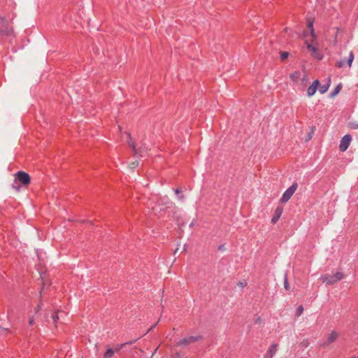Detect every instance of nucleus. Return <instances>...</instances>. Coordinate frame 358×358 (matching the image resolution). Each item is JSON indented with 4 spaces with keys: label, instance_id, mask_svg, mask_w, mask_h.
<instances>
[{
    "label": "nucleus",
    "instance_id": "nucleus-1",
    "mask_svg": "<svg viewBox=\"0 0 358 358\" xmlns=\"http://www.w3.org/2000/svg\"><path fill=\"white\" fill-rule=\"evenodd\" d=\"M345 275L343 273L337 271L334 274H324L320 276V280L322 282L327 285H334L344 278Z\"/></svg>",
    "mask_w": 358,
    "mask_h": 358
},
{
    "label": "nucleus",
    "instance_id": "nucleus-2",
    "mask_svg": "<svg viewBox=\"0 0 358 358\" xmlns=\"http://www.w3.org/2000/svg\"><path fill=\"white\" fill-rule=\"evenodd\" d=\"M200 339H201V336H190L178 341L176 345L185 348L191 343L199 341Z\"/></svg>",
    "mask_w": 358,
    "mask_h": 358
},
{
    "label": "nucleus",
    "instance_id": "nucleus-3",
    "mask_svg": "<svg viewBox=\"0 0 358 358\" xmlns=\"http://www.w3.org/2000/svg\"><path fill=\"white\" fill-rule=\"evenodd\" d=\"M298 187L297 183H293L292 186H290L283 194L282 196L280 199V202L286 203L289 199L292 196L295 191L296 190Z\"/></svg>",
    "mask_w": 358,
    "mask_h": 358
},
{
    "label": "nucleus",
    "instance_id": "nucleus-4",
    "mask_svg": "<svg viewBox=\"0 0 358 358\" xmlns=\"http://www.w3.org/2000/svg\"><path fill=\"white\" fill-rule=\"evenodd\" d=\"M15 179L19 180L23 185L27 186L30 183V176L24 171H18L15 175Z\"/></svg>",
    "mask_w": 358,
    "mask_h": 358
},
{
    "label": "nucleus",
    "instance_id": "nucleus-5",
    "mask_svg": "<svg viewBox=\"0 0 358 358\" xmlns=\"http://www.w3.org/2000/svg\"><path fill=\"white\" fill-rule=\"evenodd\" d=\"M129 135V141H128V144L131 148L134 155L136 157H143V152L145 150V146L143 145V146L141 147L139 149H137L135 145L134 141L132 140V138L130 137V135Z\"/></svg>",
    "mask_w": 358,
    "mask_h": 358
},
{
    "label": "nucleus",
    "instance_id": "nucleus-6",
    "mask_svg": "<svg viewBox=\"0 0 358 358\" xmlns=\"http://www.w3.org/2000/svg\"><path fill=\"white\" fill-rule=\"evenodd\" d=\"M351 140H352V137L349 134L345 135L342 138L341 143H340V145H339V148L341 152H344L348 148V147L350 144Z\"/></svg>",
    "mask_w": 358,
    "mask_h": 358
},
{
    "label": "nucleus",
    "instance_id": "nucleus-7",
    "mask_svg": "<svg viewBox=\"0 0 358 358\" xmlns=\"http://www.w3.org/2000/svg\"><path fill=\"white\" fill-rule=\"evenodd\" d=\"M307 48L315 58H316L318 60H320L322 59V57H323L322 54H321L320 52V51L318 50V49L316 47H315L310 44H308Z\"/></svg>",
    "mask_w": 358,
    "mask_h": 358
},
{
    "label": "nucleus",
    "instance_id": "nucleus-8",
    "mask_svg": "<svg viewBox=\"0 0 358 358\" xmlns=\"http://www.w3.org/2000/svg\"><path fill=\"white\" fill-rule=\"evenodd\" d=\"M320 86V81L315 80L307 90V95L310 97L313 96Z\"/></svg>",
    "mask_w": 358,
    "mask_h": 358
},
{
    "label": "nucleus",
    "instance_id": "nucleus-9",
    "mask_svg": "<svg viewBox=\"0 0 358 358\" xmlns=\"http://www.w3.org/2000/svg\"><path fill=\"white\" fill-rule=\"evenodd\" d=\"M7 24V20L3 17L0 16V30L3 33L8 34L11 30L8 29Z\"/></svg>",
    "mask_w": 358,
    "mask_h": 358
},
{
    "label": "nucleus",
    "instance_id": "nucleus-10",
    "mask_svg": "<svg viewBox=\"0 0 358 358\" xmlns=\"http://www.w3.org/2000/svg\"><path fill=\"white\" fill-rule=\"evenodd\" d=\"M338 336V334L334 331H331L327 336V341L322 344V346H325L334 342Z\"/></svg>",
    "mask_w": 358,
    "mask_h": 358
},
{
    "label": "nucleus",
    "instance_id": "nucleus-11",
    "mask_svg": "<svg viewBox=\"0 0 358 358\" xmlns=\"http://www.w3.org/2000/svg\"><path fill=\"white\" fill-rule=\"evenodd\" d=\"M282 211H283V208L282 207H278L275 209L274 215H273V218L271 219V222L273 224H275L279 220L280 217L281 216V215L282 213Z\"/></svg>",
    "mask_w": 358,
    "mask_h": 358
},
{
    "label": "nucleus",
    "instance_id": "nucleus-12",
    "mask_svg": "<svg viewBox=\"0 0 358 358\" xmlns=\"http://www.w3.org/2000/svg\"><path fill=\"white\" fill-rule=\"evenodd\" d=\"M277 347L276 344L272 345L267 351L266 356L268 358H272L277 351Z\"/></svg>",
    "mask_w": 358,
    "mask_h": 358
},
{
    "label": "nucleus",
    "instance_id": "nucleus-13",
    "mask_svg": "<svg viewBox=\"0 0 358 358\" xmlns=\"http://www.w3.org/2000/svg\"><path fill=\"white\" fill-rule=\"evenodd\" d=\"M330 84H331V78H328L327 84L322 85V86H320V85L319 86V87H318L319 92L321 94H324L329 90V88L330 87Z\"/></svg>",
    "mask_w": 358,
    "mask_h": 358
},
{
    "label": "nucleus",
    "instance_id": "nucleus-14",
    "mask_svg": "<svg viewBox=\"0 0 358 358\" xmlns=\"http://www.w3.org/2000/svg\"><path fill=\"white\" fill-rule=\"evenodd\" d=\"M301 77V72H299L298 71H294L293 73L290 74V76H289L290 79L294 83H296L297 81H299L300 80Z\"/></svg>",
    "mask_w": 358,
    "mask_h": 358
},
{
    "label": "nucleus",
    "instance_id": "nucleus-15",
    "mask_svg": "<svg viewBox=\"0 0 358 358\" xmlns=\"http://www.w3.org/2000/svg\"><path fill=\"white\" fill-rule=\"evenodd\" d=\"M63 316H64L63 312H57L52 315V318L53 320V322L55 323L59 319H63V317H64Z\"/></svg>",
    "mask_w": 358,
    "mask_h": 358
},
{
    "label": "nucleus",
    "instance_id": "nucleus-16",
    "mask_svg": "<svg viewBox=\"0 0 358 358\" xmlns=\"http://www.w3.org/2000/svg\"><path fill=\"white\" fill-rule=\"evenodd\" d=\"M308 29L310 31V34H311L312 37L313 38H315L316 36H315V34L314 32L313 22L311 20H309L308 22Z\"/></svg>",
    "mask_w": 358,
    "mask_h": 358
},
{
    "label": "nucleus",
    "instance_id": "nucleus-17",
    "mask_svg": "<svg viewBox=\"0 0 358 358\" xmlns=\"http://www.w3.org/2000/svg\"><path fill=\"white\" fill-rule=\"evenodd\" d=\"M341 88H342V85L341 84H338L336 88L334 89V90L331 92V97H334L336 96L341 90Z\"/></svg>",
    "mask_w": 358,
    "mask_h": 358
},
{
    "label": "nucleus",
    "instance_id": "nucleus-18",
    "mask_svg": "<svg viewBox=\"0 0 358 358\" xmlns=\"http://www.w3.org/2000/svg\"><path fill=\"white\" fill-rule=\"evenodd\" d=\"M301 83L302 85H306V83L308 82L309 78L308 76V74L306 72H303V75L302 77H301Z\"/></svg>",
    "mask_w": 358,
    "mask_h": 358
},
{
    "label": "nucleus",
    "instance_id": "nucleus-19",
    "mask_svg": "<svg viewBox=\"0 0 358 358\" xmlns=\"http://www.w3.org/2000/svg\"><path fill=\"white\" fill-rule=\"evenodd\" d=\"M115 353V350L110 348L108 349L104 354L103 358H110L113 356Z\"/></svg>",
    "mask_w": 358,
    "mask_h": 358
},
{
    "label": "nucleus",
    "instance_id": "nucleus-20",
    "mask_svg": "<svg viewBox=\"0 0 358 358\" xmlns=\"http://www.w3.org/2000/svg\"><path fill=\"white\" fill-rule=\"evenodd\" d=\"M354 60V55L352 52H350L348 60V64L349 66H352V62Z\"/></svg>",
    "mask_w": 358,
    "mask_h": 358
},
{
    "label": "nucleus",
    "instance_id": "nucleus-21",
    "mask_svg": "<svg viewBox=\"0 0 358 358\" xmlns=\"http://www.w3.org/2000/svg\"><path fill=\"white\" fill-rule=\"evenodd\" d=\"M138 166V162L137 160L131 162L129 164V168L131 170L134 169Z\"/></svg>",
    "mask_w": 358,
    "mask_h": 358
},
{
    "label": "nucleus",
    "instance_id": "nucleus-22",
    "mask_svg": "<svg viewBox=\"0 0 358 358\" xmlns=\"http://www.w3.org/2000/svg\"><path fill=\"white\" fill-rule=\"evenodd\" d=\"M303 312V308L302 306H299L297 309H296V315L297 316H300L301 315H302Z\"/></svg>",
    "mask_w": 358,
    "mask_h": 358
},
{
    "label": "nucleus",
    "instance_id": "nucleus-23",
    "mask_svg": "<svg viewBox=\"0 0 358 358\" xmlns=\"http://www.w3.org/2000/svg\"><path fill=\"white\" fill-rule=\"evenodd\" d=\"M349 126L351 129H358V122H351L349 123Z\"/></svg>",
    "mask_w": 358,
    "mask_h": 358
},
{
    "label": "nucleus",
    "instance_id": "nucleus-24",
    "mask_svg": "<svg viewBox=\"0 0 358 358\" xmlns=\"http://www.w3.org/2000/svg\"><path fill=\"white\" fill-rule=\"evenodd\" d=\"M133 343H134L133 341H130V342H128V343H126L122 344V345H119V346H117V347L115 348V349L114 350H115V352H119V351L120 350V349H121L124 345H127V344H132Z\"/></svg>",
    "mask_w": 358,
    "mask_h": 358
},
{
    "label": "nucleus",
    "instance_id": "nucleus-25",
    "mask_svg": "<svg viewBox=\"0 0 358 358\" xmlns=\"http://www.w3.org/2000/svg\"><path fill=\"white\" fill-rule=\"evenodd\" d=\"M288 55H289V52H282L280 54V59H281V60H285V59H287Z\"/></svg>",
    "mask_w": 358,
    "mask_h": 358
},
{
    "label": "nucleus",
    "instance_id": "nucleus-26",
    "mask_svg": "<svg viewBox=\"0 0 358 358\" xmlns=\"http://www.w3.org/2000/svg\"><path fill=\"white\" fill-rule=\"evenodd\" d=\"M345 64V62L344 60H341V61H338L336 62V66L338 68H341V67L344 66Z\"/></svg>",
    "mask_w": 358,
    "mask_h": 358
},
{
    "label": "nucleus",
    "instance_id": "nucleus-27",
    "mask_svg": "<svg viewBox=\"0 0 358 358\" xmlns=\"http://www.w3.org/2000/svg\"><path fill=\"white\" fill-rule=\"evenodd\" d=\"M285 288L288 290L289 289V285L287 282V277L285 278V283H284Z\"/></svg>",
    "mask_w": 358,
    "mask_h": 358
},
{
    "label": "nucleus",
    "instance_id": "nucleus-28",
    "mask_svg": "<svg viewBox=\"0 0 358 358\" xmlns=\"http://www.w3.org/2000/svg\"><path fill=\"white\" fill-rule=\"evenodd\" d=\"M41 307H42V303H40L37 306V307L36 308V313L38 312V311H39V310L41 308Z\"/></svg>",
    "mask_w": 358,
    "mask_h": 358
},
{
    "label": "nucleus",
    "instance_id": "nucleus-29",
    "mask_svg": "<svg viewBox=\"0 0 358 358\" xmlns=\"http://www.w3.org/2000/svg\"><path fill=\"white\" fill-rule=\"evenodd\" d=\"M238 285H239L240 287H243L245 285V283L240 282H238Z\"/></svg>",
    "mask_w": 358,
    "mask_h": 358
},
{
    "label": "nucleus",
    "instance_id": "nucleus-30",
    "mask_svg": "<svg viewBox=\"0 0 358 358\" xmlns=\"http://www.w3.org/2000/svg\"><path fill=\"white\" fill-rule=\"evenodd\" d=\"M34 320L33 318H31L29 321V323L30 325H33L34 324Z\"/></svg>",
    "mask_w": 358,
    "mask_h": 358
},
{
    "label": "nucleus",
    "instance_id": "nucleus-31",
    "mask_svg": "<svg viewBox=\"0 0 358 358\" xmlns=\"http://www.w3.org/2000/svg\"><path fill=\"white\" fill-rule=\"evenodd\" d=\"M261 319L259 317H258L257 320H256V323H260L261 322Z\"/></svg>",
    "mask_w": 358,
    "mask_h": 358
},
{
    "label": "nucleus",
    "instance_id": "nucleus-32",
    "mask_svg": "<svg viewBox=\"0 0 358 358\" xmlns=\"http://www.w3.org/2000/svg\"><path fill=\"white\" fill-rule=\"evenodd\" d=\"M175 192H176V194H179V193H180V190H179L178 189H176L175 190Z\"/></svg>",
    "mask_w": 358,
    "mask_h": 358
},
{
    "label": "nucleus",
    "instance_id": "nucleus-33",
    "mask_svg": "<svg viewBox=\"0 0 358 358\" xmlns=\"http://www.w3.org/2000/svg\"><path fill=\"white\" fill-rule=\"evenodd\" d=\"M186 249H187V245H183V250L186 251Z\"/></svg>",
    "mask_w": 358,
    "mask_h": 358
},
{
    "label": "nucleus",
    "instance_id": "nucleus-34",
    "mask_svg": "<svg viewBox=\"0 0 358 358\" xmlns=\"http://www.w3.org/2000/svg\"><path fill=\"white\" fill-rule=\"evenodd\" d=\"M311 138H312V134H310L308 135V140L310 139Z\"/></svg>",
    "mask_w": 358,
    "mask_h": 358
},
{
    "label": "nucleus",
    "instance_id": "nucleus-35",
    "mask_svg": "<svg viewBox=\"0 0 358 358\" xmlns=\"http://www.w3.org/2000/svg\"><path fill=\"white\" fill-rule=\"evenodd\" d=\"M183 198H184L183 195L179 196V199H180V200L183 199Z\"/></svg>",
    "mask_w": 358,
    "mask_h": 358
},
{
    "label": "nucleus",
    "instance_id": "nucleus-36",
    "mask_svg": "<svg viewBox=\"0 0 358 358\" xmlns=\"http://www.w3.org/2000/svg\"><path fill=\"white\" fill-rule=\"evenodd\" d=\"M178 250H179V248H177L176 249V250H175L174 253L176 254V253L178 251Z\"/></svg>",
    "mask_w": 358,
    "mask_h": 358
},
{
    "label": "nucleus",
    "instance_id": "nucleus-37",
    "mask_svg": "<svg viewBox=\"0 0 358 358\" xmlns=\"http://www.w3.org/2000/svg\"><path fill=\"white\" fill-rule=\"evenodd\" d=\"M352 358H355V357H352Z\"/></svg>",
    "mask_w": 358,
    "mask_h": 358
}]
</instances>
